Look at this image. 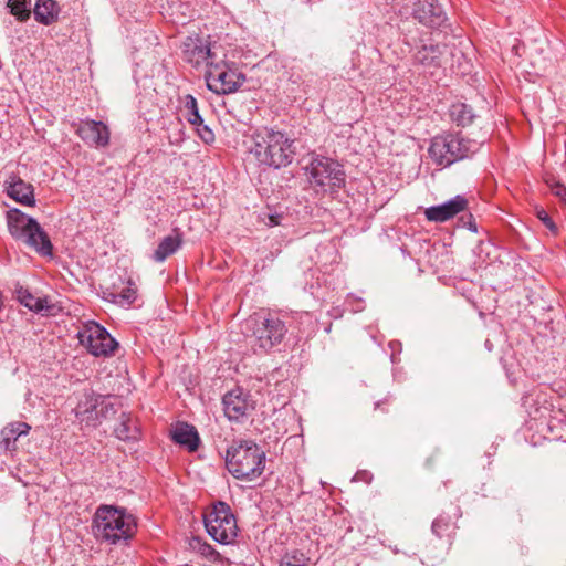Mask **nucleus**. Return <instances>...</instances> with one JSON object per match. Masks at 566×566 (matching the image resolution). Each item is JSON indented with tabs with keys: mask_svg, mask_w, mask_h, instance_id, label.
Segmentation results:
<instances>
[{
	"mask_svg": "<svg viewBox=\"0 0 566 566\" xmlns=\"http://www.w3.org/2000/svg\"><path fill=\"white\" fill-rule=\"evenodd\" d=\"M294 143L283 132L264 128L251 136L248 151L259 165L280 169L293 161L296 153Z\"/></svg>",
	"mask_w": 566,
	"mask_h": 566,
	"instance_id": "nucleus-1",
	"label": "nucleus"
},
{
	"mask_svg": "<svg viewBox=\"0 0 566 566\" xmlns=\"http://www.w3.org/2000/svg\"><path fill=\"white\" fill-rule=\"evenodd\" d=\"M226 464L235 479L253 481L264 471L265 453L253 441H240L228 449Z\"/></svg>",
	"mask_w": 566,
	"mask_h": 566,
	"instance_id": "nucleus-2",
	"label": "nucleus"
},
{
	"mask_svg": "<svg viewBox=\"0 0 566 566\" xmlns=\"http://www.w3.org/2000/svg\"><path fill=\"white\" fill-rule=\"evenodd\" d=\"M94 523L97 536L113 544L130 538L136 530L135 517L125 509L112 505L98 507Z\"/></svg>",
	"mask_w": 566,
	"mask_h": 566,
	"instance_id": "nucleus-3",
	"label": "nucleus"
},
{
	"mask_svg": "<svg viewBox=\"0 0 566 566\" xmlns=\"http://www.w3.org/2000/svg\"><path fill=\"white\" fill-rule=\"evenodd\" d=\"M479 147L480 144L459 134H444L432 138L428 151L436 165L448 167L474 154Z\"/></svg>",
	"mask_w": 566,
	"mask_h": 566,
	"instance_id": "nucleus-4",
	"label": "nucleus"
},
{
	"mask_svg": "<svg viewBox=\"0 0 566 566\" xmlns=\"http://www.w3.org/2000/svg\"><path fill=\"white\" fill-rule=\"evenodd\" d=\"M207 533L217 543L222 545L232 544L239 532L237 518L231 507L226 502H218L203 516Z\"/></svg>",
	"mask_w": 566,
	"mask_h": 566,
	"instance_id": "nucleus-5",
	"label": "nucleus"
},
{
	"mask_svg": "<svg viewBox=\"0 0 566 566\" xmlns=\"http://www.w3.org/2000/svg\"><path fill=\"white\" fill-rule=\"evenodd\" d=\"M308 181L313 188L322 191H333L345 182L342 166L334 159L316 155L305 167Z\"/></svg>",
	"mask_w": 566,
	"mask_h": 566,
	"instance_id": "nucleus-6",
	"label": "nucleus"
},
{
	"mask_svg": "<svg viewBox=\"0 0 566 566\" xmlns=\"http://www.w3.org/2000/svg\"><path fill=\"white\" fill-rule=\"evenodd\" d=\"M248 325L252 332L251 342L254 352H269L283 340L287 332L284 322L272 315L251 316Z\"/></svg>",
	"mask_w": 566,
	"mask_h": 566,
	"instance_id": "nucleus-7",
	"label": "nucleus"
},
{
	"mask_svg": "<svg viewBox=\"0 0 566 566\" xmlns=\"http://www.w3.org/2000/svg\"><path fill=\"white\" fill-rule=\"evenodd\" d=\"M76 406L73 411L76 419L81 424L85 427H97L102 419L106 417L108 408L112 407L109 402H107V398L97 395L92 389H85L82 392L75 396Z\"/></svg>",
	"mask_w": 566,
	"mask_h": 566,
	"instance_id": "nucleus-8",
	"label": "nucleus"
},
{
	"mask_svg": "<svg viewBox=\"0 0 566 566\" xmlns=\"http://www.w3.org/2000/svg\"><path fill=\"white\" fill-rule=\"evenodd\" d=\"M77 337L81 345L96 357L112 356L118 347V343L111 336L106 328L93 321L82 326L77 332Z\"/></svg>",
	"mask_w": 566,
	"mask_h": 566,
	"instance_id": "nucleus-9",
	"label": "nucleus"
},
{
	"mask_svg": "<svg viewBox=\"0 0 566 566\" xmlns=\"http://www.w3.org/2000/svg\"><path fill=\"white\" fill-rule=\"evenodd\" d=\"M205 78L207 87L219 95L235 92L244 81L235 70L229 69L223 59L209 62Z\"/></svg>",
	"mask_w": 566,
	"mask_h": 566,
	"instance_id": "nucleus-10",
	"label": "nucleus"
},
{
	"mask_svg": "<svg viewBox=\"0 0 566 566\" xmlns=\"http://www.w3.org/2000/svg\"><path fill=\"white\" fill-rule=\"evenodd\" d=\"M182 59L195 67L206 65L217 60V53L212 51L210 42L200 36L192 34L185 39L181 45Z\"/></svg>",
	"mask_w": 566,
	"mask_h": 566,
	"instance_id": "nucleus-11",
	"label": "nucleus"
},
{
	"mask_svg": "<svg viewBox=\"0 0 566 566\" xmlns=\"http://www.w3.org/2000/svg\"><path fill=\"white\" fill-rule=\"evenodd\" d=\"M451 54V49L447 44L422 41L413 54V63L432 72L444 66Z\"/></svg>",
	"mask_w": 566,
	"mask_h": 566,
	"instance_id": "nucleus-12",
	"label": "nucleus"
},
{
	"mask_svg": "<svg viewBox=\"0 0 566 566\" xmlns=\"http://www.w3.org/2000/svg\"><path fill=\"white\" fill-rule=\"evenodd\" d=\"M7 223L10 234L27 247L35 249V219L19 209L7 212Z\"/></svg>",
	"mask_w": 566,
	"mask_h": 566,
	"instance_id": "nucleus-13",
	"label": "nucleus"
},
{
	"mask_svg": "<svg viewBox=\"0 0 566 566\" xmlns=\"http://www.w3.org/2000/svg\"><path fill=\"white\" fill-rule=\"evenodd\" d=\"M223 411L230 421H241L255 408V402L248 392L235 388L227 392L222 398Z\"/></svg>",
	"mask_w": 566,
	"mask_h": 566,
	"instance_id": "nucleus-14",
	"label": "nucleus"
},
{
	"mask_svg": "<svg viewBox=\"0 0 566 566\" xmlns=\"http://www.w3.org/2000/svg\"><path fill=\"white\" fill-rule=\"evenodd\" d=\"M75 133L88 146L106 147L109 144V129L99 120L84 119L74 124Z\"/></svg>",
	"mask_w": 566,
	"mask_h": 566,
	"instance_id": "nucleus-15",
	"label": "nucleus"
},
{
	"mask_svg": "<svg viewBox=\"0 0 566 566\" xmlns=\"http://www.w3.org/2000/svg\"><path fill=\"white\" fill-rule=\"evenodd\" d=\"M468 209V200L463 196H455L452 199L437 206H431L424 210L427 220L443 223L458 213Z\"/></svg>",
	"mask_w": 566,
	"mask_h": 566,
	"instance_id": "nucleus-16",
	"label": "nucleus"
},
{
	"mask_svg": "<svg viewBox=\"0 0 566 566\" xmlns=\"http://www.w3.org/2000/svg\"><path fill=\"white\" fill-rule=\"evenodd\" d=\"M413 14L420 23L430 28H438L446 20L444 11L438 0H418Z\"/></svg>",
	"mask_w": 566,
	"mask_h": 566,
	"instance_id": "nucleus-17",
	"label": "nucleus"
},
{
	"mask_svg": "<svg viewBox=\"0 0 566 566\" xmlns=\"http://www.w3.org/2000/svg\"><path fill=\"white\" fill-rule=\"evenodd\" d=\"M4 185L6 192L10 198L22 205H34L33 186L31 184H27L20 177L12 175L6 180Z\"/></svg>",
	"mask_w": 566,
	"mask_h": 566,
	"instance_id": "nucleus-18",
	"label": "nucleus"
},
{
	"mask_svg": "<svg viewBox=\"0 0 566 566\" xmlns=\"http://www.w3.org/2000/svg\"><path fill=\"white\" fill-rule=\"evenodd\" d=\"M171 439L179 446L189 451H196L199 444V436L196 428L191 424L179 422L170 431Z\"/></svg>",
	"mask_w": 566,
	"mask_h": 566,
	"instance_id": "nucleus-19",
	"label": "nucleus"
},
{
	"mask_svg": "<svg viewBox=\"0 0 566 566\" xmlns=\"http://www.w3.org/2000/svg\"><path fill=\"white\" fill-rule=\"evenodd\" d=\"M31 427L25 422H13L6 426L0 432V449L12 451L18 439L29 433Z\"/></svg>",
	"mask_w": 566,
	"mask_h": 566,
	"instance_id": "nucleus-20",
	"label": "nucleus"
},
{
	"mask_svg": "<svg viewBox=\"0 0 566 566\" xmlns=\"http://www.w3.org/2000/svg\"><path fill=\"white\" fill-rule=\"evenodd\" d=\"M104 300L119 306H129L137 298V289L132 280H128L127 286L122 292L106 290L103 292Z\"/></svg>",
	"mask_w": 566,
	"mask_h": 566,
	"instance_id": "nucleus-21",
	"label": "nucleus"
},
{
	"mask_svg": "<svg viewBox=\"0 0 566 566\" xmlns=\"http://www.w3.org/2000/svg\"><path fill=\"white\" fill-rule=\"evenodd\" d=\"M182 244V235L175 233L174 235L165 237L158 244L157 249L153 254V259L156 262H164L168 256L178 251Z\"/></svg>",
	"mask_w": 566,
	"mask_h": 566,
	"instance_id": "nucleus-22",
	"label": "nucleus"
},
{
	"mask_svg": "<svg viewBox=\"0 0 566 566\" xmlns=\"http://www.w3.org/2000/svg\"><path fill=\"white\" fill-rule=\"evenodd\" d=\"M60 6L54 0H38V23L50 25L57 21Z\"/></svg>",
	"mask_w": 566,
	"mask_h": 566,
	"instance_id": "nucleus-23",
	"label": "nucleus"
},
{
	"mask_svg": "<svg viewBox=\"0 0 566 566\" xmlns=\"http://www.w3.org/2000/svg\"><path fill=\"white\" fill-rule=\"evenodd\" d=\"M115 436L123 440H135L138 438V428L135 420L128 413H122L118 424L114 429Z\"/></svg>",
	"mask_w": 566,
	"mask_h": 566,
	"instance_id": "nucleus-24",
	"label": "nucleus"
},
{
	"mask_svg": "<svg viewBox=\"0 0 566 566\" xmlns=\"http://www.w3.org/2000/svg\"><path fill=\"white\" fill-rule=\"evenodd\" d=\"M181 112L189 124H202V117L199 113L197 99L191 94H187L184 96Z\"/></svg>",
	"mask_w": 566,
	"mask_h": 566,
	"instance_id": "nucleus-25",
	"label": "nucleus"
},
{
	"mask_svg": "<svg viewBox=\"0 0 566 566\" xmlns=\"http://www.w3.org/2000/svg\"><path fill=\"white\" fill-rule=\"evenodd\" d=\"M450 116L459 126L470 125L474 118L472 108L464 103L452 104Z\"/></svg>",
	"mask_w": 566,
	"mask_h": 566,
	"instance_id": "nucleus-26",
	"label": "nucleus"
},
{
	"mask_svg": "<svg viewBox=\"0 0 566 566\" xmlns=\"http://www.w3.org/2000/svg\"><path fill=\"white\" fill-rule=\"evenodd\" d=\"M10 13L19 21H25L30 18L31 0H8Z\"/></svg>",
	"mask_w": 566,
	"mask_h": 566,
	"instance_id": "nucleus-27",
	"label": "nucleus"
},
{
	"mask_svg": "<svg viewBox=\"0 0 566 566\" xmlns=\"http://www.w3.org/2000/svg\"><path fill=\"white\" fill-rule=\"evenodd\" d=\"M38 254L48 259H54L53 244L46 232L38 224Z\"/></svg>",
	"mask_w": 566,
	"mask_h": 566,
	"instance_id": "nucleus-28",
	"label": "nucleus"
},
{
	"mask_svg": "<svg viewBox=\"0 0 566 566\" xmlns=\"http://www.w3.org/2000/svg\"><path fill=\"white\" fill-rule=\"evenodd\" d=\"M61 311L56 302H53L49 296H38V314L43 316H54Z\"/></svg>",
	"mask_w": 566,
	"mask_h": 566,
	"instance_id": "nucleus-29",
	"label": "nucleus"
},
{
	"mask_svg": "<svg viewBox=\"0 0 566 566\" xmlns=\"http://www.w3.org/2000/svg\"><path fill=\"white\" fill-rule=\"evenodd\" d=\"M15 294L17 300L28 307L30 311H35V298L34 296L29 292L28 289L23 287L22 285H18L15 287Z\"/></svg>",
	"mask_w": 566,
	"mask_h": 566,
	"instance_id": "nucleus-30",
	"label": "nucleus"
},
{
	"mask_svg": "<svg viewBox=\"0 0 566 566\" xmlns=\"http://www.w3.org/2000/svg\"><path fill=\"white\" fill-rule=\"evenodd\" d=\"M432 533L436 534L438 537L442 538L444 536H448L451 531V524L449 518L439 516L432 522L431 526Z\"/></svg>",
	"mask_w": 566,
	"mask_h": 566,
	"instance_id": "nucleus-31",
	"label": "nucleus"
},
{
	"mask_svg": "<svg viewBox=\"0 0 566 566\" xmlns=\"http://www.w3.org/2000/svg\"><path fill=\"white\" fill-rule=\"evenodd\" d=\"M281 566H310V559L302 553H292L286 555L281 562Z\"/></svg>",
	"mask_w": 566,
	"mask_h": 566,
	"instance_id": "nucleus-32",
	"label": "nucleus"
},
{
	"mask_svg": "<svg viewBox=\"0 0 566 566\" xmlns=\"http://www.w3.org/2000/svg\"><path fill=\"white\" fill-rule=\"evenodd\" d=\"M193 126L196 127V132L203 143L211 144L214 140V134L212 129L209 128V126L205 125L203 123Z\"/></svg>",
	"mask_w": 566,
	"mask_h": 566,
	"instance_id": "nucleus-33",
	"label": "nucleus"
},
{
	"mask_svg": "<svg viewBox=\"0 0 566 566\" xmlns=\"http://www.w3.org/2000/svg\"><path fill=\"white\" fill-rule=\"evenodd\" d=\"M536 216L553 233L557 232L556 224L544 209H538Z\"/></svg>",
	"mask_w": 566,
	"mask_h": 566,
	"instance_id": "nucleus-34",
	"label": "nucleus"
},
{
	"mask_svg": "<svg viewBox=\"0 0 566 566\" xmlns=\"http://www.w3.org/2000/svg\"><path fill=\"white\" fill-rule=\"evenodd\" d=\"M552 192L566 205V187L559 182L552 186Z\"/></svg>",
	"mask_w": 566,
	"mask_h": 566,
	"instance_id": "nucleus-35",
	"label": "nucleus"
},
{
	"mask_svg": "<svg viewBox=\"0 0 566 566\" xmlns=\"http://www.w3.org/2000/svg\"><path fill=\"white\" fill-rule=\"evenodd\" d=\"M263 222L268 226V227H275V226H279L280 222H281V216L280 214H272V213H269L265 216V218H263Z\"/></svg>",
	"mask_w": 566,
	"mask_h": 566,
	"instance_id": "nucleus-36",
	"label": "nucleus"
},
{
	"mask_svg": "<svg viewBox=\"0 0 566 566\" xmlns=\"http://www.w3.org/2000/svg\"><path fill=\"white\" fill-rule=\"evenodd\" d=\"M468 219H469V222H468V224H469V229H470L471 231H473V232H476V231H478V229H476V226H475V224H474V222H473V217H472V214H469V216H468Z\"/></svg>",
	"mask_w": 566,
	"mask_h": 566,
	"instance_id": "nucleus-37",
	"label": "nucleus"
}]
</instances>
